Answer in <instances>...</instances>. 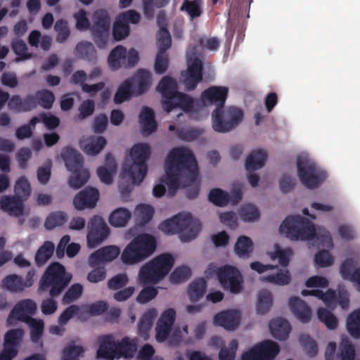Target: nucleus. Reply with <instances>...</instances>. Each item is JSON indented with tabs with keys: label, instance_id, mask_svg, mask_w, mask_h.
I'll list each match as a JSON object with an SVG mask.
<instances>
[{
	"label": "nucleus",
	"instance_id": "412c9836",
	"mask_svg": "<svg viewBox=\"0 0 360 360\" xmlns=\"http://www.w3.org/2000/svg\"><path fill=\"white\" fill-rule=\"evenodd\" d=\"M120 252V250L114 245L101 248L94 252L89 257L88 263L91 267L115 259Z\"/></svg>",
	"mask_w": 360,
	"mask_h": 360
},
{
	"label": "nucleus",
	"instance_id": "2eb2a0df",
	"mask_svg": "<svg viewBox=\"0 0 360 360\" xmlns=\"http://www.w3.org/2000/svg\"><path fill=\"white\" fill-rule=\"evenodd\" d=\"M24 335L23 329L20 328L10 329L5 333L0 360H12L16 356L18 348L22 342Z\"/></svg>",
	"mask_w": 360,
	"mask_h": 360
},
{
	"label": "nucleus",
	"instance_id": "cd10ccee",
	"mask_svg": "<svg viewBox=\"0 0 360 360\" xmlns=\"http://www.w3.org/2000/svg\"><path fill=\"white\" fill-rule=\"evenodd\" d=\"M269 329L272 336L279 340H285L291 330L289 322L283 318H276L269 323Z\"/></svg>",
	"mask_w": 360,
	"mask_h": 360
},
{
	"label": "nucleus",
	"instance_id": "a878e982",
	"mask_svg": "<svg viewBox=\"0 0 360 360\" xmlns=\"http://www.w3.org/2000/svg\"><path fill=\"white\" fill-rule=\"evenodd\" d=\"M289 307L293 314L302 323H308L311 317L310 307L298 297H292L289 300Z\"/></svg>",
	"mask_w": 360,
	"mask_h": 360
},
{
	"label": "nucleus",
	"instance_id": "69168bd1",
	"mask_svg": "<svg viewBox=\"0 0 360 360\" xmlns=\"http://www.w3.org/2000/svg\"><path fill=\"white\" fill-rule=\"evenodd\" d=\"M300 342L307 354L311 357L315 356L318 352V347L316 342L308 335H302L300 338Z\"/></svg>",
	"mask_w": 360,
	"mask_h": 360
},
{
	"label": "nucleus",
	"instance_id": "13d9d810",
	"mask_svg": "<svg viewBox=\"0 0 360 360\" xmlns=\"http://www.w3.org/2000/svg\"><path fill=\"white\" fill-rule=\"evenodd\" d=\"M83 292V287L79 283L72 285L67 292L64 294L62 302L64 304H68L80 297Z\"/></svg>",
	"mask_w": 360,
	"mask_h": 360
},
{
	"label": "nucleus",
	"instance_id": "423d86ee",
	"mask_svg": "<svg viewBox=\"0 0 360 360\" xmlns=\"http://www.w3.org/2000/svg\"><path fill=\"white\" fill-rule=\"evenodd\" d=\"M174 264L172 255L164 253L158 255L143 266L139 274L140 283L146 285L156 283L170 271Z\"/></svg>",
	"mask_w": 360,
	"mask_h": 360
},
{
	"label": "nucleus",
	"instance_id": "b1692460",
	"mask_svg": "<svg viewBox=\"0 0 360 360\" xmlns=\"http://www.w3.org/2000/svg\"><path fill=\"white\" fill-rule=\"evenodd\" d=\"M157 90L160 93L162 97V108L163 109L172 99L174 97V94H178L177 83L176 80L169 77L165 76L160 81Z\"/></svg>",
	"mask_w": 360,
	"mask_h": 360
},
{
	"label": "nucleus",
	"instance_id": "dca6fc26",
	"mask_svg": "<svg viewBox=\"0 0 360 360\" xmlns=\"http://www.w3.org/2000/svg\"><path fill=\"white\" fill-rule=\"evenodd\" d=\"M188 68L186 70L181 72L184 77V84L187 91L194 90L198 84L202 79V63L200 58H192L188 56Z\"/></svg>",
	"mask_w": 360,
	"mask_h": 360
},
{
	"label": "nucleus",
	"instance_id": "6e6552de",
	"mask_svg": "<svg viewBox=\"0 0 360 360\" xmlns=\"http://www.w3.org/2000/svg\"><path fill=\"white\" fill-rule=\"evenodd\" d=\"M65 166L72 174L68 184L74 189L82 187L88 181L90 174L88 170L83 169L84 159L80 153L70 146L65 147L61 152Z\"/></svg>",
	"mask_w": 360,
	"mask_h": 360
},
{
	"label": "nucleus",
	"instance_id": "f704fd0d",
	"mask_svg": "<svg viewBox=\"0 0 360 360\" xmlns=\"http://www.w3.org/2000/svg\"><path fill=\"white\" fill-rule=\"evenodd\" d=\"M254 245L251 238L246 236L238 237L235 246L234 251L240 258L248 259L253 252Z\"/></svg>",
	"mask_w": 360,
	"mask_h": 360
},
{
	"label": "nucleus",
	"instance_id": "de8ad7c7",
	"mask_svg": "<svg viewBox=\"0 0 360 360\" xmlns=\"http://www.w3.org/2000/svg\"><path fill=\"white\" fill-rule=\"evenodd\" d=\"M347 328L352 337L355 338H360V308L348 316Z\"/></svg>",
	"mask_w": 360,
	"mask_h": 360
},
{
	"label": "nucleus",
	"instance_id": "7c9ffc66",
	"mask_svg": "<svg viewBox=\"0 0 360 360\" xmlns=\"http://www.w3.org/2000/svg\"><path fill=\"white\" fill-rule=\"evenodd\" d=\"M75 51L79 58L92 64L97 62V51L91 42L87 41L79 42Z\"/></svg>",
	"mask_w": 360,
	"mask_h": 360
},
{
	"label": "nucleus",
	"instance_id": "6ab92c4d",
	"mask_svg": "<svg viewBox=\"0 0 360 360\" xmlns=\"http://www.w3.org/2000/svg\"><path fill=\"white\" fill-rule=\"evenodd\" d=\"M176 311L169 308L165 310L158 319L155 328V339L158 342L166 340L170 333L172 327L175 321Z\"/></svg>",
	"mask_w": 360,
	"mask_h": 360
},
{
	"label": "nucleus",
	"instance_id": "393cba45",
	"mask_svg": "<svg viewBox=\"0 0 360 360\" xmlns=\"http://www.w3.org/2000/svg\"><path fill=\"white\" fill-rule=\"evenodd\" d=\"M37 311V304L30 299L18 302L12 309L10 316L18 321H24L22 317H32Z\"/></svg>",
	"mask_w": 360,
	"mask_h": 360
},
{
	"label": "nucleus",
	"instance_id": "72a5a7b5",
	"mask_svg": "<svg viewBox=\"0 0 360 360\" xmlns=\"http://www.w3.org/2000/svg\"><path fill=\"white\" fill-rule=\"evenodd\" d=\"M180 11L185 12L191 20L198 18L203 13V0H184Z\"/></svg>",
	"mask_w": 360,
	"mask_h": 360
},
{
	"label": "nucleus",
	"instance_id": "0e129e2a",
	"mask_svg": "<svg viewBox=\"0 0 360 360\" xmlns=\"http://www.w3.org/2000/svg\"><path fill=\"white\" fill-rule=\"evenodd\" d=\"M191 275L190 268L186 266L177 267L170 275V281L173 283H179L188 279Z\"/></svg>",
	"mask_w": 360,
	"mask_h": 360
},
{
	"label": "nucleus",
	"instance_id": "c756f323",
	"mask_svg": "<svg viewBox=\"0 0 360 360\" xmlns=\"http://www.w3.org/2000/svg\"><path fill=\"white\" fill-rule=\"evenodd\" d=\"M267 159V153L262 149L252 151L245 160V169L251 172L263 167Z\"/></svg>",
	"mask_w": 360,
	"mask_h": 360
},
{
	"label": "nucleus",
	"instance_id": "473e14b6",
	"mask_svg": "<svg viewBox=\"0 0 360 360\" xmlns=\"http://www.w3.org/2000/svg\"><path fill=\"white\" fill-rule=\"evenodd\" d=\"M30 330V340L37 343L41 340L44 331V322L42 319L33 317H22Z\"/></svg>",
	"mask_w": 360,
	"mask_h": 360
},
{
	"label": "nucleus",
	"instance_id": "4468645a",
	"mask_svg": "<svg viewBox=\"0 0 360 360\" xmlns=\"http://www.w3.org/2000/svg\"><path fill=\"white\" fill-rule=\"evenodd\" d=\"M219 281L224 289L238 294L243 289V279L240 271L234 266L226 265L217 272Z\"/></svg>",
	"mask_w": 360,
	"mask_h": 360
},
{
	"label": "nucleus",
	"instance_id": "680f3d73",
	"mask_svg": "<svg viewBox=\"0 0 360 360\" xmlns=\"http://www.w3.org/2000/svg\"><path fill=\"white\" fill-rule=\"evenodd\" d=\"M169 65V58L166 52L159 51L158 52L155 58L154 70L155 73L162 75L165 73Z\"/></svg>",
	"mask_w": 360,
	"mask_h": 360
},
{
	"label": "nucleus",
	"instance_id": "20e7f679",
	"mask_svg": "<svg viewBox=\"0 0 360 360\" xmlns=\"http://www.w3.org/2000/svg\"><path fill=\"white\" fill-rule=\"evenodd\" d=\"M150 155V148L146 143L135 144L131 149L132 163H125L121 173L123 179H129L132 184L139 185L148 172L147 160Z\"/></svg>",
	"mask_w": 360,
	"mask_h": 360
},
{
	"label": "nucleus",
	"instance_id": "f3484780",
	"mask_svg": "<svg viewBox=\"0 0 360 360\" xmlns=\"http://www.w3.org/2000/svg\"><path fill=\"white\" fill-rule=\"evenodd\" d=\"M174 217H179L176 219L179 230L183 232L181 236V240L188 242L194 239L201 229V224L198 219H194L191 213H179Z\"/></svg>",
	"mask_w": 360,
	"mask_h": 360
},
{
	"label": "nucleus",
	"instance_id": "774afa93",
	"mask_svg": "<svg viewBox=\"0 0 360 360\" xmlns=\"http://www.w3.org/2000/svg\"><path fill=\"white\" fill-rule=\"evenodd\" d=\"M84 349L82 346L75 345L74 343H70L63 349V360L77 359V357L82 355Z\"/></svg>",
	"mask_w": 360,
	"mask_h": 360
},
{
	"label": "nucleus",
	"instance_id": "39448f33",
	"mask_svg": "<svg viewBox=\"0 0 360 360\" xmlns=\"http://www.w3.org/2000/svg\"><path fill=\"white\" fill-rule=\"evenodd\" d=\"M155 238L148 233H141L134 237L124 249L121 259L125 264H134L149 257L155 250Z\"/></svg>",
	"mask_w": 360,
	"mask_h": 360
},
{
	"label": "nucleus",
	"instance_id": "e433bc0d",
	"mask_svg": "<svg viewBox=\"0 0 360 360\" xmlns=\"http://www.w3.org/2000/svg\"><path fill=\"white\" fill-rule=\"evenodd\" d=\"M131 217V213L124 207H120L114 210L110 215L108 221L114 227L125 226Z\"/></svg>",
	"mask_w": 360,
	"mask_h": 360
},
{
	"label": "nucleus",
	"instance_id": "9b49d317",
	"mask_svg": "<svg viewBox=\"0 0 360 360\" xmlns=\"http://www.w3.org/2000/svg\"><path fill=\"white\" fill-rule=\"evenodd\" d=\"M139 60L138 51L131 49L127 51V49L122 45L115 47L110 53L108 58L109 67L112 70H117L120 68H132Z\"/></svg>",
	"mask_w": 360,
	"mask_h": 360
},
{
	"label": "nucleus",
	"instance_id": "c9c22d12",
	"mask_svg": "<svg viewBox=\"0 0 360 360\" xmlns=\"http://www.w3.org/2000/svg\"><path fill=\"white\" fill-rule=\"evenodd\" d=\"M337 356L339 360H356L354 345L345 335L341 337Z\"/></svg>",
	"mask_w": 360,
	"mask_h": 360
},
{
	"label": "nucleus",
	"instance_id": "4be33fe9",
	"mask_svg": "<svg viewBox=\"0 0 360 360\" xmlns=\"http://www.w3.org/2000/svg\"><path fill=\"white\" fill-rule=\"evenodd\" d=\"M99 347L97 350L98 357L107 360H113L116 357L118 340H115L112 335H105L98 338Z\"/></svg>",
	"mask_w": 360,
	"mask_h": 360
},
{
	"label": "nucleus",
	"instance_id": "09e8293b",
	"mask_svg": "<svg viewBox=\"0 0 360 360\" xmlns=\"http://www.w3.org/2000/svg\"><path fill=\"white\" fill-rule=\"evenodd\" d=\"M37 105L44 109L49 110L55 101L53 93L47 89L37 91L35 94Z\"/></svg>",
	"mask_w": 360,
	"mask_h": 360
},
{
	"label": "nucleus",
	"instance_id": "c03bdc74",
	"mask_svg": "<svg viewBox=\"0 0 360 360\" xmlns=\"http://www.w3.org/2000/svg\"><path fill=\"white\" fill-rule=\"evenodd\" d=\"M273 302L271 293L266 290H262L258 294V300L257 303V312L259 314H265L267 313Z\"/></svg>",
	"mask_w": 360,
	"mask_h": 360
},
{
	"label": "nucleus",
	"instance_id": "5fc2aeb1",
	"mask_svg": "<svg viewBox=\"0 0 360 360\" xmlns=\"http://www.w3.org/2000/svg\"><path fill=\"white\" fill-rule=\"evenodd\" d=\"M318 319L323 323L328 329L334 330L338 326L337 318L325 308H319L317 311Z\"/></svg>",
	"mask_w": 360,
	"mask_h": 360
},
{
	"label": "nucleus",
	"instance_id": "4d7b16f0",
	"mask_svg": "<svg viewBox=\"0 0 360 360\" xmlns=\"http://www.w3.org/2000/svg\"><path fill=\"white\" fill-rule=\"evenodd\" d=\"M240 216L244 221H254L259 218L260 214L254 205L248 204L241 207Z\"/></svg>",
	"mask_w": 360,
	"mask_h": 360
},
{
	"label": "nucleus",
	"instance_id": "f257e3e1",
	"mask_svg": "<svg viewBox=\"0 0 360 360\" xmlns=\"http://www.w3.org/2000/svg\"><path fill=\"white\" fill-rule=\"evenodd\" d=\"M166 179L169 194L174 195L180 186L190 187L197 180L198 171L192 151L184 147L173 148L165 161Z\"/></svg>",
	"mask_w": 360,
	"mask_h": 360
},
{
	"label": "nucleus",
	"instance_id": "1a4fd4ad",
	"mask_svg": "<svg viewBox=\"0 0 360 360\" xmlns=\"http://www.w3.org/2000/svg\"><path fill=\"white\" fill-rule=\"evenodd\" d=\"M297 168L301 182L310 189L317 188L327 178L326 172L307 158L298 157Z\"/></svg>",
	"mask_w": 360,
	"mask_h": 360
},
{
	"label": "nucleus",
	"instance_id": "49530a36",
	"mask_svg": "<svg viewBox=\"0 0 360 360\" xmlns=\"http://www.w3.org/2000/svg\"><path fill=\"white\" fill-rule=\"evenodd\" d=\"M208 199L218 207H224L230 202L229 194L221 188L212 189L209 193Z\"/></svg>",
	"mask_w": 360,
	"mask_h": 360
},
{
	"label": "nucleus",
	"instance_id": "aec40b11",
	"mask_svg": "<svg viewBox=\"0 0 360 360\" xmlns=\"http://www.w3.org/2000/svg\"><path fill=\"white\" fill-rule=\"evenodd\" d=\"M98 198L99 192L98 189L89 186L79 191L75 196L73 205L77 210L94 208L96 205Z\"/></svg>",
	"mask_w": 360,
	"mask_h": 360
},
{
	"label": "nucleus",
	"instance_id": "9d476101",
	"mask_svg": "<svg viewBox=\"0 0 360 360\" xmlns=\"http://www.w3.org/2000/svg\"><path fill=\"white\" fill-rule=\"evenodd\" d=\"M91 33L94 43L99 49H104L108 42L110 18L106 10L98 9L92 15Z\"/></svg>",
	"mask_w": 360,
	"mask_h": 360
},
{
	"label": "nucleus",
	"instance_id": "2f4dec72",
	"mask_svg": "<svg viewBox=\"0 0 360 360\" xmlns=\"http://www.w3.org/2000/svg\"><path fill=\"white\" fill-rule=\"evenodd\" d=\"M157 22L160 28L157 34V39L158 44V51L166 52L167 49L171 47L172 38L169 30L165 27V20L161 18L159 15L158 16Z\"/></svg>",
	"mask_w": 360,
	"mask_h": 360
},
{
	"label": "nucleus",
	"instance_id": "5701e85b",
	"mask_svg": "<svg viewBox=\"0 0 360 360\" xmlns=\"http://www.w3.org/2000/svg\"><path fill=\"white\" fill-rule=\"evenodd\" d=\"M240 313L237 310H226L217 314L214 317V323L226 330H233L239 326Z\"/></svg>",
	"mask_w": 360,
	"mask_h": 360
},
{
	"label": "nucleus",
	"instance_id": "bb28decb",
	"mask_svg": "<svg viewBox=\"0 0 360 360\" xmlns=\"http://www.w3.org/2000/svg\"><path fill=\"white\" fill-rule=\"evenodd\" d=\"M23 207L22 200L16 195H4L0 199V208L15 217L21 216L23 214Z\"/></svg>",
	"mask_w": 360,
	"mask_h": 360
},
{
	"label": "nucleus",
	"instance_id": "4c0bfd02",
	"mask_svg": "<svg viewBox=\"0 0 360 360\" xmlns=\"http://www.w3.org/2000/svg\"><path fill=\"white\" fill-rule=\"evenodd\" d=\"M207 288V282L203 278H199L190 283L188 289V295L191 302H197L201 299Z\"/></svg>",
	"mask_w": 360,
	"mask_h": 360
},
{
	"label": "nucleus",
	"instance_id": "c85d7f7f",
	"mask_svg": "<svg viewBox=\"0 0 360 360\" xmlns=\"http://www.w3.org/2000/svg\"><path fill=\"white\" fill-rule=\"evenodd\" d=\"M139 122L144 135H149L157 129L155 113L151 108L147 106H144L140 112Z\"/></svg>",
	"mask_w": 360,
	"mask_h": 360
},
{
	"label": "nucleus",
	"instance_id": "bf43d9fd",
	"mask_svg": "<svg viewBox=\"0 0 360 360\" xmlns=\"http://www.w3.org/2000/svg\"><path fill=\"white\" fill-rule=\"evenodd\" d=\"M238 347V340L236 339L232 340L229 344V347H224L221 348L219 353V360H234Z\"/></svg>",
	"mask_w": 360,
	"mask_h": 360
},
{
	"label": "nucleus",
	"instance_id": "a19ab883",
	"mask_svg": "<svg viewBox=\"0 0 360 360\" xmlns=\"http://www.w3.org/2000/svg\"><path fill=\"white\" fill-rule=\"evenodd\" d=\"M133 82L131 79L124 81L118 87L115 96L114 102L116 104H121L130 98L133 95Z\"/></svg>",
	"mask_w": 360,
	"mask_h": 360
},
{
	"label": "nucleus",
	"instance_id": "603ef678",
	"mask_svg": "<svg viewBox=\"0 0 360 360\" xmlns=\"http://www.w3.org/2000/svg\"><path fill=\"white\" fill-rule=\"evenodd\" d=\"M203 133V130L198 128H181L176 131L177 137L184 141L191 142L197 140Z\"/></svg>",
	"mask_w": 360,
	"mask_h": 360
},
{
	"label": "nucleus",
	"instance_id": "a211bd4d",
	"mask_svg": "<svg viewBox=\"0 0 360 360\" xmlns=\"http://www.w3.org/2000/svg\"><path fill=\"white\" fill-rule=\"evenodd\" d=\"M164 110L169 112L175 108H179L186 112H198L201 108V102L199 99H193L188 95L179 92L168 102Z\"/></svg>",
	"mask_w": 360,
	"mask_h": 360
},
{
	"label": "nucleus",
	"instance_id": "7ed1b4c3",
	"mask_svg": "<svg viewBox=\"0 0 360 360\" xmlns=\"http://www.w3.org/2000/svg\"><path fill=\"white\" fill-rule=\"evenodd\" d=\"M279 232L292 240H307L319 238L321 233L322 242L328 246L333 245L330 233L325 230H319L317 232L314 224L307 219L300 216H288L282 222L279 227Z\"/></svg>",
	"mask_w": 360,
	"mask_h": 360
},
{
	"label": "nucleus",
	"instance_id": "864d4df0",
	"mask_svg": "<svg viewBox=\"0 0 360 360\" xmlns=\"http://www.w3.org/2000/svg\"><path fill=\"white\" fill-rule=\"evenodd\" d=\"M135 78L138 82V94L145 93L150 85V73L146 70L140 69L137 71Z\"/></svg>",
	"mask_w": 360,
	"mask_h": 360
},
{
	"label": "nucleus",
	"instance_id": "58836bf2",
	"mask_svg": "<svg viewBox=\"0 0 360 360\" xmlns=\"http://www.w3.org/2000/svg\"><path fill=\"white\" fill-rule=\"evenodd\" d=\"M55 245L51 241H45L38 249L34 259L37 266L44 265L53 254Z\"/></svg>",
	"mask_w": 360,
	"mask_h": 360
},
{
	"label": "nucleus",
	"instance_id": "3c124183",
	"mask_svg": "<svg viewBox=\"0 0 360 360\" xmlns=\"http://www.w3.org/2000/svg\"><path fill=\"white\" fill-rule=\"evenodd\" d=\"M54 30L57 32L56 41L60 44L65 42L70 35L68 22L65 19H58L54 25Z\"/></svg>",
	"mask_w": 360,
	"mask_h": 360
},
{
	"label": "nucleus",
	"instance_id": "338daca9",
	"mask_svg": "<svg viewBox=\"0 0 360 360\" xmlns=\"http://www.w3.org/2000/svg\"><path fill=\"white\" fill-rule=\"evenodd\" d=\"M354 262L352 259H345L341 264L340 272L344 280L352 281L354 277Z\"/></svg>",
	"mask_w": 360,
	"mask_h": 360
},
{
	"label": "nucleus",
	"instance_id": "37998d69",
	"mask_svg": "<svg viewBox=\"0 0 360 360\" xmlns=\"http://www.w3.org/2000/svg\"><path fill=\"white\" fill-rule=\"evenodd\" d=\"M276 269L278 271L276 274L263 276L260 278V280L264 282H268L278 285H285L288 284L291 280L290 272L288 270L283 271L281 269H278V267Z\"/></svg>",
	"mask_w": 360,
	"mask_h": 360
},
{
	"label": "nucleus",
	"instance_id": "79ce46f5",
	"mask_svg": "<svg viewBox=\"0 0 360 360\" xmlns=\"http://www.w3.org/2000/svg\"><path fill=\"white\" fill-rule=\"evenodd\" d=\"M106 143L105 139L103 136L91 137L82 148L86 154L96 155L104 148Z\"/></svg>",
	"mask_w": 360,
	"mask_h": 360
},
{
	"label": "nucleus",
	"instance_id": "6e6d98bb",
	"mask_svg": "<svg viewBox=\"0 0 360 360\" xmlns=\"http://www.w3.org/2000/svg\"><path fill=\"white\" fill-rule=\"evenodd\" d=\"M14 191L17 196L25 200L31 193L30 184L25 176H21L16 181Z\"/></svg>",
	"mask_w": 360,
	"mask_h": 360
},
{
	"label": "nucleus",
	"instance_id": "ddd939ff",
	"mask_svg": "<svg viewBox=\"0 0 360 360\" xmlns=\"http://www.w3.org/2000/svg\"><path fill=\"white\" fill-rule=\"evenodd\" d=\"M279 352L277 343L272 340H264L243 353L241 360H273Z\"/></svg>",
	"mask_w": 360,
	"mask_h": 360
},
{
	"label": "nucleus",
	"instance_id": "8fccbe9b",
	"mask_svg": "<svg viewBox=\"0 0 360 360\" xmlns=\"http://www.w3.org/2000/svg\"><path fill=\"white\" fill-rule=\"evenodd\" d=\"M2 287L11 292L22 291L24 289L22 278L15 274L7 276L2 281Z\"/></svg>",
	"mask_w": 360,
	"mask_h": 360
},
{
	"label": "nucleus",
	"instance_id": "f8f14e48",
	"mask_svg": "<svg viewBox=\"0 0 360 360\" xmlns=\"http://www.w3.org/2000/svg\"><path fill=\"white\" fill-rule=\"evenodd\" d=\"M86 240L88 246L95 248L103 243L110 234V229L104 219L98 215L91 218L87 225Z\"/></svg>",
	"mask_w": 360,
	"mask_h": 360
},
{
	"label": "nucleus",
	"instance_id": "e2e57ef3",
	"mask_svg": "<svg viewBox=\"0 0 360 360\" xmlns=\"http://www.w3.org/2000/svg\"><path fill=\"white\" fill-rule=\"evenodd\" d=\"M129 34V26L117 19L112 27V35L116 41H120Z\"/></svg>",
	"mask_w": 360,
	"mask_h": 360
},
{
	"label": "nucleus",
	"instance_id": "a18cd8bd",
	"mask_svg": "<svg viewBox=\"0 0 360 360\" xmlns=\"http://www.w3.org/2000/svg\"><path fill=\"white\" fill-rule=\"evenodd\" d=\"M67 221V214L61 211L51 212L44 222V227L47 230H52L57 226H63Z\"/></svg>",
	"mask_w": 360,
	"mask_h": 360
},
{
	"label": "nucleus",
	"instance_id": "052dcab7",
	"mask_svg": "<svg viewBox=\"0 0 360 360\" xmlns=\"http://www.w3.org/2000/svg\"><path fill=\"white\" fill-rule=\"evenodd\" d=\"M136 214L140 219L142 224H147L150 221L154 214V209L149 205H139L136 208Z\"/></svg>",
	"mask_w": 360,
	"mask_h": 360
},
{
	"label": "nucleus",
	"instance_id": "0eeeda50",
	"mask_svg": "<svg viewBox=\"0 0 360 360\" xmlns=\"http://www.w3.org/2000/svg\"><path fill=\"white\" fill-rule=\"evenodd\" d=\"M71 277L66 274L64 266L58 262L51 264L39 281L41 291L49 290L51 297H58L70 283Z\"/></svg>",
	"mask_w": 360,
	"mask_h": 360
},
{
	"label": "nucleus",
	"instance_id": "ea45409f",
	"mask_svg": "<svg viewBox=\"0 0 360 360\" xmlns=\"http://www.w3.org/2000/svg\"><path fill=\"white\" fill-rule=\"evenodd\" d=\"M136 351V345L128 337H124L120 342L118 341L115 359H120V357L131 358Z\"/></svg>",
	"mask_w": 360,
	"mask_h": 360
},
{
	"label": "nucleus",
	"instance_id": "f03ea898",
	"mask_svg": "<svg viewBox=\"0 0 360 360\" xmlns=\"http://www.w3.org/2000/svg\"><path fill=\"white\" fill-rule=\"evenodd\" d=\"M228 88L212 86L203 91L200 96L201 108L216 105L212 113L213 129L219 133H226L235 129L243 119V112L236 107L224 106L228 96Z\"/></svg>",
	"mask_w": 360,
	"mask_h": 360
}]
</instances>
